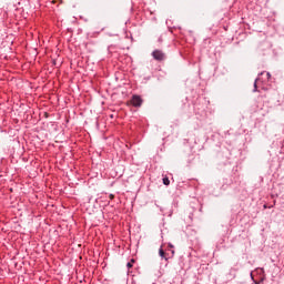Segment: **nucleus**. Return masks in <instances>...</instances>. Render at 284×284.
<instances>
[{
  "mask_svg": "<svg viewBox=\"0 0 284 284\" xmlns=\"http://www.w3.org/2000/svg\"><path fill=\"white\" fill-rule=\"evenodd\" d=\"M169 247H174V245H172V244H169Z\"/></svg>",
  "mask_w": 284,
  "mask_h": 284,
  "instance_id": "1a4fd4ad",
  "label": "nucleus"
},
{
  "mask_svg": "<svg viewBox=\"0 0 284 284\" xmlns=\"http://www.w3.org/2000/svg\"><path fill=\"white\" fill-rule=\"evenodd\" d=\"M163 185H170V178L165 176L163 178Z\"/></svg>",
  "mask_w": 284,
  "mask_h": 284,
  "instance_id": "39448f33",
  "label": "nucleus"
},
{
  "mask_svg": "<svg viewBox=\"0 0 284 284\" xmlns=\"http://www.w3.org/2000/svg\"><path fill=\"white\" fill-rule=\"evenodd\" d=\"M131 104L133 108H141V105H143V99L141 95H132Z\"/></svg>",
  "mask_w": 284,
  "mask_h": 284,
  "instance_id": "7ed1b4c3",
  "label": "nucleus"
},
{
  "mask_svg": "<svg viewBox=\"0 0 284 284\" xmlns=\"http://www.w3.org/2000/svg\"><path fill=\"white\" fill-rule=\"evenodd\" d=\"M272 207H274V205H271V206H268L267 204H264V205H263V209H264V210H267V209H268V210H272Z\"/></svg>",
  "mask_w": 284,
  "mask_h": 284,
  "instance_id": "0eeeda50",
  "label": "nucleus"
},
{
  "mask_svg": "<svg viewBox=\"0 0 284 284\" xmlns=\"http://www.w3.org/2000/svg\"><path fill=\"white\" fill-rule=\"evenodd\" d=\"M251 278H252V281H253V283L254 284H261V283H263V280L262 281H256V280H254V275L251 273Z\"/></svg>",
  "mask_w": 284,
  "mask_h": 284,
  "instance_id": "423d86ee",
  "label": "nucleus"
},
{
  "mask_svg": "<svg viewBox=\"0 0 284 284\" xmlns=\"http://www.w3.org/2000/svg\"><path fill=\"white\" fill-rule=\"evenodd\" d=\"M263 74H266V81H270V79H272V73L270 72L263 71L258 73V77L254 81L253 92H258V81H261V77H263Z\"/></svg>",
  "mask_w": 284,
  "mask_h": 284,
  "instance_id": "f257e3e1",
  "label": "nucleus"
},
{
  "mask_svg": "<svg viewBox=\"0 0 284 284\" xmlns=\"http://www.w3.org/2000/svg\"><path fill=\"white\" fill-rule=\"evenodd\" d=\"M152 57L155 61H165L166 57L163 51L156 49L152 52Z\"/></svg>",
  "mask_w": 284,
  "mask_h": 284,
  "instance_id": "f03ea898",
  "label": "nucleus"
},
{
  "mask_svg": "<svg viewBox=\"0 0 284 284\" xmlns=\"http://www.w3.org/2000/svg\"><path fill=\"white\" fill-rule=\"evenodd\" d=\"M159 254H160L161 258H164V261L169 260L168 255L165 254V251H163V247H161L159 250Z\"/></svg>",
  "mask_w": 284,
  "mask_h": 284,
  "instance_id": "20e7f679",
  "label": "nucleus"
},
{
  "mask_svg": "<svg viewBox=\"0 0 284 284\" xmlns=\"http://www.w3.org/2000/svg\"><path fill=\"white\" fill-rule=\"evenodd\" d=\"M126 267L130 270V267H132V263L129 262V263L126 264Z\"/></svg>",
  "mask_w": 284,
  "mask_h": 284,
  "instance_id": "6e6552de",
  "label": "nucleus"
}]
</instances>
